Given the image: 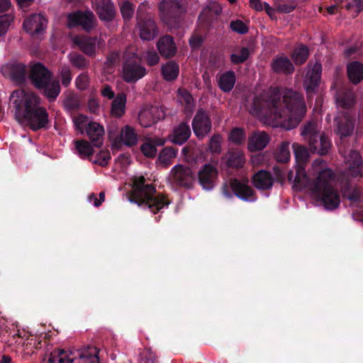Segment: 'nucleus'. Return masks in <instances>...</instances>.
<instances>
[{"mask_svg":"<svg viewBox=\"0 0 363 363\" xmlns=\"http://www.w3.org/2000/svg\"><path fill=\"white\" fill-rule=\"evenodd\" d=\"M301 94L286 89L282 95L277 87H271L254 97L250 112L254 116L273 120L281 119L283 126L291 130L300 123L306 113Z\"/></svg>","mask_w":363,"mask_h":363,"instance_id":"1","label":"nucleus"},{"mask_svg":"<svg viewBox=\"0 0 363 363\" xmlns=\"http://www.w3.org/2000/svg\"><path fill=\"white\" fill-rule=\"evenodd\" d=\"M16 120L26 124L31 130H48L50 120L47 109L41 106L40 98L24 89L13 91L10 96Z\"/></svg>","mask_w":363,"mask_h":363,"instance_id":"2","label":"nucleus"},{"mask_svg":"<svg viewBox=\"0 0 363 363\" xmlns=\"http://www.w3.org/2000/svg\"><path fill=\"white\" fill-rule=\"evenodd\" d=\"M296 168V166H295ZM335 175L328 168L320 171L318 176L313 180H311L306 174V182L303 186H296V170L295 172L291 170L287 174V179L293 184V189L296 191H301L308 187L316 198L320 201L324 207L328 210L337 208L340 203V197L337 189L334 187Z\"/></svg>","mask_w":363,"mask_h":363,"instance_id":"3","label":"nucleus"},{"mask_svg":"<svg viewBox=\"0 0 363 363\" xmlns=\"http://www.w3.org/2000/svg\"><path fill=\"white\" fill-rule=\"evenodd\" d=\"M144 176L135 177L133 179V188L128 197L131 203H135L144 209H150L156 213L170 203L166 196L157 194L155 186L152 184H145Z\"/></svg>","mask_w":363,"mask_h":363,"instance_id":"4","label":"nucleus"},{"mask_svg":"<svg viewBox=\"0 0 363 363\" xmlns=\"http://www.w3.org/2000/svg\"><path fill=\"white\" fill-rule=\"evenodd\" d=\"M301 135L308 141L310 150L313 153L324 156L329 153L332 142L328 135L320 131L316 121H310L301 127Z\"/></svg>","mask_w":363,"mask_h":363,"instance_id":"5","label":"nucleus"},{"mask_svg":"<svg viewBox=\"0 0 363 363\" xmlns=\"http://www.w3.org/2000/svg\"><path fill=\"white\" fill-rule=\"evenodd\" d=\"M186 0H162L159 4L162 21L169 27L179 26L186 12Z\"/></svg>","mask_w":363,"mask_h":363,"instance_id":"6","label":"nucleus"},{"mask_svg":"<svg viewBox=\"0 0 363 363\" xmlns=\"http://www.w3.org/2000/svg\"><path fill=\"white\" fill-rule=\"evenodd\" d=\"M222 193L228 199H231L235 195L244 201L254 202L257 200L255 190L247 184L235 178L230 179L229 184L223 185Z\"/></svg>","mask_w":363,"mask_h":363,"instance_id":"7","label":"nucleus"},{"mask_svg":"<svg viewBox=\"0 0 363 363\" xmlns=\"http://www.w3.org/2000/svg\"><path fill=\"white\" fill-rule=\"evenodd\" d=\"M147 74L145 67L140 64L136 54L126 57L123 66V78L128 83H135Z\"/></svg>","mask_w":363,"mask_h":363,"instance_id":"8","label":"nucleus"},{"mask_svg":"<svg viewBox=\"0 0 363 363\" xmlns=\"http://www.w3.org/2000/svg\"><path fill=\"white\" fill-rule=\"evenodd\" d=\"M68 26L76 28L80 26L82 30L90 33L96 26L97 19L91 11H77L67 16Z\"/></svg>","mask_w":363,"mask_h":363,"instance_id":"9","label":"nucleus"},{"mask_svg":"<svg viewBox=\"0 0 363 363\" xmlns=\"http://www.w3.org/2000/svg\"><path fill=\"white\" fill-rule=\"evenodd\" d=\"M296 166V186H303L306 182V166L308 162L309 152L306 147L294 143L292 145Z\"/></svg>","mask_w":363,"mask_h":363,"instance_id":"10","label":"nucleus"},{"mask_svg":"<svg viewBox=\"0 0 363 363\" xmlns=\"http://www.w3.org/2000/svg\"><path fill=\"white\" fill-rule=\"evenodd\" d=\"M171 183L178 187L190 189L195 181L192 169L183 164L174 166L170 171Z\"/></svg>","mask_w":363,"mask_h":363,"instance_id":"11","label":"nucleus"},{"mask_svg":"<svg viewBox=\"0 0 363 363\" xmlns=\"http://www.w3.org/2000/svg\"><path fill=\"white\" fill-rule=\"evenodd\" d=\"M192 130L196 137L201 140L212 130V122L209 113L203 108H199L191 122Z\"/></svg>","mask_w":363,"mask_h":363,"instance_id":"12","label":"nucleus"},{"mask_svg":"<svg viewBox=\"0 0 363 363\" xmlns=\"http://www.w3.org/2000/svg\"><path fill=\"white\" fill-rule=\"evenodd\" d=\"M1 72L18 86L25 84L28 77L27 67L18 61L7 63L2 67Z\"/></svg>","mask_w":363,"mask_h":363,"instance_id":"13","label":"nucleus"},{"mask_svg":"<svg viewBox=\"0 0 363 363\" xmlns=\"http://www.w3.org/2000/svg\"><path fill=\"white\" fill-rule=\"evenodd\" d=\"M198 183L205 191L214 189L218 179V170L212 164L202 165L197 174Z\"/></svg>","mask_w":363,"mask_h":363,"instance_id":"14","label":"nucleus"},{"mask_svg":"<svg viewBox=\"0 0 363 363\" xmlns=\"http://www.w3.org/2000/svg\"><path fill=\"white\" fill-rule=\"evenodd\" d=\"M322 73V65L315 62L312 69H309L303 80V87L307 97L312 98L318 91Z\"/></svg>","mask_w":363,"mask_h":363,"instance_id":"15","label":"nucleus"},{"mask_svg":"<svg viewBox=\"0 0 363 363\" xmlns=\"http://www.w3.org/2000/svg\"><path fill=\"white\" fill-rule=\"evenodd\" d=\"M28 78L37 89L44 87L52 78V73L41 62L34 63L30 69Z\"/></svg>","mask_w":363,"mask_h":363,"instance_id":"16","label":"nucleus"},{"mask_svg":"<svg viewBox=\"0 0 363 363\" xmlns=\"http://www.w3.org/2000/svg\"><path fill=\"white\" fill-rule=\"evenodd\" d=\"M92 8L101 21L112 22L116 16V9L112 0H92Z\"/></svg>","mask_w":363,"mask_h":363,"instance_id":"17","label":"nucleus"},{"mask_svg":"<svg viewBox=\"0 0 363 363\" xmlns=\"http://www.w3.org/2000/svg\"><path fill=\"white\" fill-rule=\"evenodd\" d=\"M335 122L336 123L335 132L340 137L341 140L353 133L355 118L348 112H344L342 116H337L335 118Z\"/></svg>","mask_w":363,"mask_h":363,"instance_id":"18","label":"nucleus"},{"mask_svg":"<svg viewBox=\"0 0 363 363\" xmlns=\"http://www.w3.org/2000/svg\"><path fill=\"white\" fill-rule=\"evenodd\" d=\"M165 116V110L163 106H153L149 111L141 113L138 118L140 125L147 128L163 120Z\"/></svg>","mask_w":363,"mask_h":363,"instance_id":"19","label":"nucleus"},{"mask_svg":"<svg viewBox=\"0 0 363 363\" xmlns=\"http://www.w3.org/2000/svg\"><path fill=\"white\" fill-rule=\"evenodd\" d=\"M348 179H359L363 177V160L360 154L356 150L350 152L348 167L345 169Z\"/></svg>","mask_w":363,"mask_h":363,"instance_id":"20","label":"nucleus"},{"mask_svg":"<svg viewBox=\"0 0 363 363\" xmlns=\"http://www.w3.org/2000/svg\"><path fill=\"white\" fill-rule=\"evenodd\" d=\"M139 35L143 40L150 41L158 35V28L154 20L148 18L137 22Z\"/></svg>","mask_w":363,"mask_h":363,"instance_id":"21","label":"nucleus"},{"mask_svg":"<svg viewBox=\"0 0 363 363\" xmlns=\"http://www.w3.org/2000/svg\"><path fill=\"white\" fill-rule=\"evenodd\" d=\"M157 48L161 56L166 59L174 57L177 52V47L174 38L169 35H165L159 38Z\"/></svg>","mask_w":363,"mask_h":363,"instance_id":"22","label":"nucleus"},{"mask_svg":"<svg viewBox=\"0 0 363 363\" xmlns=\"http://www.w3.org/2000/svg\"><path fill=\"white\" fill-rule=\"evenodd\" d=\"M272 69L275 73L290 75L295 71V67L286 55L277 56L271 63Z\"/></svg>","mask_w":363,"mask_h":363,"instance_id":"23","label":"nucleus"},{"mask_svg":"<svg viewBox=\"0 0 363 363\" xmlns=\"http://www.w3.org/2000/svg\"><path fill=\"white\" fill-rule=\"evenodd\" d=\"M191 130L187 122H182L176 126L171 134V141L175 145H182L190 138Z\"/></svg>","mask_w":363,"mask_h":363,"instance_id":"24","label":"nucleus"},{"mask_svg":"<svg viewBox=\"0 0 363 363\" xmlns=\"http://www.w3.org/2000/svg\"><path fill=\"white\" fill-rule=\"evenodd\" d=\"M86 133L94 146L100 147L103 145L104 129L99 123L89 122L86 127Z\"/></svg>","mask_w":363,"mask_h":363,"instance_id":"25","label":"nucleus"},{"mask_svg":"<svg viewBox=\"0 0 363 363\" xmlns=\"http://www.w3.org/2000/svg\"><path fill=\"white\" fill-rule=\"evenodd\" d=\"M223 160L228 167L233 169L241 168L245 162V155L239 149H230Z\"/></svg>","mask_w":363,"mask_h":363,"instance_id":"26","label":"nucleus"},{"mask_svg":"<svg viewBox=\"0 0 363 363\" xmlns=\"http://www.w3.org/2000/svg\"><path fill=\"white\" fill-rule=\"evenodd\" d=\"M217 81L219 89L225 93H228L233 90L235 84V73L233 70H229L223 74H218Z\"/></svg>","mask_w":363,"mask_h":363,"instance_id":"27","label":"nucleus"},{"mask_svg":"<svg viewBox=\"0 0 363 363\" xmlns=\"http://www.w3.org/2000/svg\"><path fill=\"white\" fill-rule=\"evenodd\" d=\"M47 21L40 14H33L23 22V28L28 32L40 33L44 30Z\"/></svg>","mask_w":363,"mask_h":363,"instance_id":"28","label":"nucleus"},{"mask_svg":"<svg viewBox=\"0 0 363 363\" xmlns=\"http://www.w3.org/2000/svg\"><path fill=\"white\" fill-rule=\"evenodd\" d=\"M97 37H82L74 43L86 55L93 57L96 55Z\"/></svg>","mask_w":363,"mask_h":363,"instance_id":"29","label":"nucleus"},{"mask_svg":"<svg viewBox=\"0 0 363 363\" xmlns=\"http://www.w3.org/2000/svg\"><path fill=\"white\" fill-rule=\"evenodd\" d=\"M272 174L265 170L258 171L252 178L254 186L259 189L267 190L272 188L273 185Z\"/></svg>","mask_w":363,"mask_h":363,"instance_id":"30","label":"nucleus"},{"mask_svg":"<svg viewBox=\"0 0 363 363\" xmlns=\"http://www.w3.org/2000/svg\"><path fill=\"white\" fill-rule=\"evenodd\" d=\"M41 94L48 99L50 102L55 101L61 92V86L58 79L50 80L44 87L38 89Z\"/></svg>","mask_w":363,"mask_h":363,"instance_id":"31","label":"nucleus"},{"mask_svg":"<svg viewBox=\"0 0 363 363\" xmlns=\"http://www.w3.org/2000/svg\"><path fill=\"white\" fill-rule=\"evenodd\" d=\"M269 138L265 133H254L248 140V150L257 152L264 149L269 143Z\"/></svg>","mask_w":363,"mask_h":363,"instance_id":"32","label":"nucleus"},{"mask_svg":"<svg viewBox=\"0 0 363 363\" xmlns=\"http://www.w3.org/2000/svg\"><path fill=\"white\" fill-rule=\"evenodd\" d=\"M161 73L164 80L168 82L174 81L179 76V64L174 60L167 62L162 66Z\"/></svg>","mask_w":363,"mask_h":363,"instance_id":"33","label":"nucleus"},{"mask_svg":"<svg viewBox=\"0 0 363 363\" xmlns=\"http://www.w3.org/2000/svg\"><path fill=\"white\" fill-rule=\"evenodd\" d=\"M120 138L123 144L133 147L137 144L138 135L133 127L125 125L121 128Z\"/></svg>","mask_w":363,"mask_h":363,"instance_id":"34","label":"nucleus"},{"mask_svg":"<svg viewBox=\"0 0 363 363\" xmlns=\"http://www.w3.org/2000/svg\"><path fill=\"white\" fill-rule=\"evenodd\" d=\"M127 97L124 93H119L113 99L111 103V114L117 118L122 117L125 112Z\"/></svg>","mask_w":363,"mask_h":363,"instance_id":"35","label":"nucleus"},{"mask_svg":"<svg viewBox=\"0 0 363 363\" xmlns=\"http://www.w3.org/2000/svg\"><path fill=\"white\" fill-rule=\"evenodd\" d=\"M349 79L354 84L363 79V65L359 62H352L347 67Z\"/></svg>","mask_w":363,"mask_h":363,"instance_id":"36","label":"nucleus"},{"mask_svg":"<svg viewBox=\"0 0 363 363\" xmlns=\"http://www.w3.org/2000/svg\"><path fill=\"white\" fill-rule=\"evenodd\" d=\"M337 104L342 108H350L355 104V95L351 90L338 91L336 98Z\"/></svg>","mask_w":363,"mask_h":363,"instance_id":"37","label":"nucleus"},{"mask_svg":"<svg viewBox=\"0 0 363 363\" xmlns=\"http://www.w3.org/2000/svg\"><path fill=\"white\" fill-rule=\"evenodd\" d=\"M308 56V48L303 44H300L294 48L291 57L296 65H301L306 62Z\"/></svg>","mask_w":363,"mask_h":363,"instance_id":"38","label":"nucleus"},{"mask_svg":"<svg viewBox=\"0 0 363 363\" xmlns=\"http://www.w3.org/2000/svg\"><path fill=\"white\" fill-rule=\"evenodd\" d=\"M99 350L96 347L88 346L86 349L78 352V356L87 363H99Z\"/></svg>","mask_w":363,"mask_h":363,"instance_id":"39","label":"nucleus"},{"mask_svg":"<svg viewBox=\"0 0 363 363\" xmlns=\"http://www.w3.org/2000/svg\"><path fill=\"white\" fill-rule=\"evenodd\" d=\"M252 52V50H250L247 47H242L238 53H233L230 55V62L233 65L244 63L248 60Z\"/></svg>","mask_w":363,"mask_h":363,"instance_id":"40","label":"nucleus"},{"mask_svg":"<svg viewBox=\"0 0 363 363\" xmlns=\"http://www.w3.org/2000/svg\"><path fill=\"white\" fill-rule=\"evenodd\" d=\"M69 57L71 64L78 69H85L89 66V60L82 54L72 52Z\"/></svg>","mask_w":363,"mask_h":363,"instance_id":"41","label":"nucleus"},{"mask_svg":"<svg viewBox=\"0 0 363 363\" xmlns=\"http://www.w3.org/2000/svg\"><path fill=\"white\" fill-rule=\"evenodd\" d=\"M276 160L279 163H286L290 159L289 143H282L274 152Z\"/></svg>","mask_w":363,"mask_h":363,"instance_id":"42","label":"nucleus"},{"mask_svg":"<svg viewBox=\"0 0 363 363\" xmlns=\"http://www.w3.org/2000/svg\"><path fill=\"white\" fill-rule=\"evenodd\" d=\"M75 147L82 158L91 156L94 154L93 147L86 140H76Z\"/></svg>","mask_w":363,"mask_h":363,"instance_id":"43","label":"nucleus"},{"mask_svg":"<svg viewBox=\"0 0 363 363\" xmlns=\"http://www.w3.org/2000/svg\"><path fill=\"white\" fill-rule=\"evenodd\" d=\"M177 150L173 147H166L162 149L159 155V160L161 162L167 164L172 158L176 157Z\"/></svg>","mask_w":363,"mask_h":363,"instance_id":"44","label":"nucleus"},{"mask_svg":"<svg viewBox=\"0 0 363 363\" xmlns=\"http://www.w3.org/2000/svg\"><path fill=\"white\" fill-rule=\"evenodd\" d=\"M276 10L279 13H289L292 12L296 7L297 6V4L294 1H278L275 4Z\"/></svg>","mask_w":363,"mask_h":363,"instance_id":"45","label":"nucleus"},{"mask_svg":"<svg viewBox=\"0 0 363 363\" xmlns=\"http://www.w3.org/2000/svg\"><path fill=\"white\" fill-rule=\"evenodd\" d=\"M58 75L62 86L64 87L69 86L72 79V74L69 67L65 65L59 69Z\"/></svg>","mask_w":363,"mask_h":363,"instance_id":"46","label":"nucleus"},{"mask_svg":"<svg viewBox=\"0 0 363 363\" xmlns=\"http://www.w3.org/2000/svg\"><path fill=\"white\" fill-rule=\"evenodd\" d=\"M143 154L150 158H153L157 154V147L152 140H148L140 146Z\"/></svg>","mask_w":363,"mask_h":363,"instance_id":"47","label":"nucleus"},{"mask_svg":"<svg viewBox=\"0 0 363 363\" xmlns=\"http://www.w3.org/2000/svg\"><path fill=\"white\" fill-rule=\"evenodd\" d=\"M229 140L235 144H242L245 140V133L242 128H234L229 134Z\"/></svg>","mask_w":363,"mask_h":363,"instance_id":"48","label":"nucleus"},{"mask_svg":"<svg viewBox=\"0 0 363 363\" xmlns=\"http://www.w3.org/2000/svg\"><path fill=\"white\" fill-rule=\"evenodd\" d=\"M122 17L125 21H129L134 13V6L128 1H125L120 7Z\"/></svg>","mask_w":363,"mask_h":363,"instance_id":"49","label":"nucleus"},{"mask_svg":"<svg viewBox=\"0 0 363 363\" xmlns=\"http://www.w3.org/2000/svg\"><path fill=\"white\" fill-rule=\"evenodd\" d=\"M64 106L67 111H77L80 107L79 101L75 94H69L64 101Z\"/></svg>","mask_w":363,"mask_h":363,"instance_id":"50","label":"nucleus"},{"mask_svg":"<svg viewBox=\"0 0 363 363\" xmlns=\"http://www.w3.org/2000/svg\"><path fill=\"white\" fill-rule=\"evenodd\" d=\"M90 79L87 72L81 73L75 79L76 86L81 91H85L89 87Z\"/></svg>","mask_w":363,"mask_h":363,"instance_id":"51","label":"nucleus"},{"mask_svg":"<svg viewBox=\"0 0 363 363\" xmlns=\"http://www.w3.org/2000/svg\"><path fill=\"white\" fill-rule=\"evenodd\" d=\"M230 28L233 31L239 34H245L248 32V26L241 20L232 21L230 23Z\"/></svg>","mask_w":363,"mask_h":363,"instance_id":"52","label":"nucleus"},{"mask_svg":"<svg viewBox=\"0 0 363 363\" xmlns=\"http://www.w3.org/2000/svg\"><path fill=\"white\" fill-rule=\"evenodd\" d=\"M208 149L212 153H220L221 151L220 147V136L218 134L213 135L208 143Z\"/></svg>","mask_w":363,"mask_h":363,"instance_id":"53","label":"nucleus"},{"mask_svg":"<svg viewBox=\"0 0 363 363\" xmlns=\"http://www.w3.org/2000/svg\"><path fill=\"white\" fill-rule=\"evenodd\" d=\"M120 55L118 52L113 51L110 52L107 57L106 60L104 62L105 67L106 69H112L115 67L116 63L118 62Z\"/></svg>","mask_w":363,"mask_h":363,"instance_id":"54","label":"nucleus"},{"mask_svg":"<svg viewBox=\"0 0 363 363\" xmlns=\"http://www.w3.org/2000/svg\"><path fill=\"white\" fill-rule=\"evenodd\" d=\"M146 63L150 67L157 65L160 62V56L155 50H148L145 56Z\"/></svg>","mask_w":363,"mask_h":363,"instance_id":"55","label":"nucleus"},{"mask_svg":"<svg viewBox=\"0 0 363 363\" xmlns=\"http://www.w3.org/2000/svg\"><path fill=\"white\" fill-rule=\"evenodd\" d=\"M111 159L108 151H101L96 155V160L94 163L99 164L101 167H106Z\"/></svg>","mask_w":363,"mask_h":363,"instance_id":"56","label":"nucleus"},{"mask_svg":"<svg viewBox=\"0 0 363 363\" xmlns=\"http://www.w3.org/2000/svg\"><path fill=\"white\" fill-rule=\"evenodd\" d=\"M11 21L12 17L9 15L0 16V36L7 32Z\"/></svg>","mask_w":363,"mask_h":363,"instance_id":"57","label":"nucleus"},{"mask_svg":"<svg viewBox=\"0 0 363 363\" xmlns=\"http://www.w3.org/2000/svg\"><path fill=\"white\" fill-rule=\"evenodd\" d=\"M205 38L201 35H193L189 39V45L194 50L200 48L204 43Z\"/></svg>","mask_w":363,"mask_h":363,"instance_id":"58","label":"nucleus"},{"mask_svg":"<svg viewBox=\"0 0 363 363\" xmlns=\"http://www.w3.org/2000/svg\"><path fill=\"white\" fill-rule=\"evenodd\" d=\"M354 7L356 9V14L354 16H357L361 11H363V0H353L352 2H349L345 6V9L347 10H350Z\"/></svg>","mask_w":363,"mask_h":363,"instance_id":"59","label":"nucleus"},{"mask_svg":"<svg viewBox=\"0 0 363 363\" xmlns=\"http://www.w3.org/2000/svg\"><path fill=\"white\" fill-rule=\"evenodd\" d=\"M179 94L180 95L182 101L186 106H190L193 103V97L191 94L186 89H179Z\"/></svg>","mask_w":363,"mask_h":363,"instance_id":"60","label":"nucleus"},{"mask_svg":"<svg viewBox=\"0 0 363 363\" xmlns=\"http://www.w3.org/2000/svg\"><path fill=\"white\" fill-rule=\"evenodd\" d=\"M361 190L358 187L353 188L348 194V199L352 202H359L361 197Z\"/></svg>","mask_w":363,"mask_h":363,"instance_id":"61","label":"nucleus"},{"mask_svg":"<svg viewBox=\"0 0 363 363\" xmlns=\"http://www.w3.org/2000/svg\"><path fill=\"white\" fill-rule=\"evenodd\" d=\"M101 94L104 97L108 99H113L115 98V93L112 90V88L108 84H105L101 89Z\"/></svg>","mask_w":363,"mask_h":363,"instance_id":"62","label":"nucleus"},{"mask_svg":"<svg viewBox=\"0 0 363 363\" xmlns=\"http://www.w3.org/2000/svg\"><path fill=\"white\" fill-rule=\"evenodd\" d=\"M145 6L143 4H141L138 6L137 12H136V21H140V20H144L148 18H150L145 13Z\"/></svg>","mask_w":363,"mask_h":363,"instance_id":"63","label":"nucleus"},{"mask_svg":"<svg viewBox=\"0 0 363 363\" xmlns=\"http://www.w3.org/2000/svg\"><path fill=\"white\" fill-rule=\"evenodd\" d=\"M88 106H89L90 111L92 113H94L99 108V104L98 101L94 98L89 99Z\"/></svg>","mask_w":363,"mask_h":363,"instance_id":"64","label":"nucleus"}]
</instances>
